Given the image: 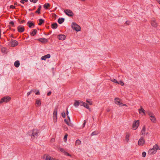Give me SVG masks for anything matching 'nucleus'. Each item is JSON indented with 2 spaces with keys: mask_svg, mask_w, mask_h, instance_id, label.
<instances>
[{
  "mask_svg": "<svg viewBox=\"0 0 160 160\" xmlns=\"http://www.w3.org/2000/svg\"><path fill=\"white\" fill-rule=\"evenodd\" d=\"M97 134H98V133L97 132H93L91 133V135H92V136L95 135H97Z\"/></svg>",
  "mask_w": 160,
  "mask_h": 160,
  "instance_id": "37998d69",
  "label": "nucleus"
},
{
  "mask_svg": "<svg viewBox=\"0 0 160 160\" xmlns=\"http://www.w3.org/2000/svg\"><path fill=\"white\" fill-rule=\"evenodd\" d=\"M68 119H69V121L70 122V117L68 116Z\"/></svg>",
  "mask_w": 160,
  "mask_h": 160,
  "instance_id": "bf43d9fd",
  "label": "nucleus"
},
{
  "mask_svg": "<svg viewBox=\"0 0 160 160\" xmlns=\"http://www.w3.org/2000/svg\"><path fill=\"white\" fill-rule=\"evenodd\" d=\"M86 102L88 103L90 105H92V101H90L88 100H87Z\"/></svg>",
  "mask_w": 160,
  "mask_h": 160,
  "instance_id": "e433bc0d",
  "label": "nucleus"
},
{
  "mask_svg": "<svg viewBox=\"0 0 160 160\" xmlns=\"http://www.w3.org/2000/svg\"><path fill=\"white\" fill-rule=\"evenodd\" d=\"M58 25L56 23H54L52 25V28L55 29L57 28Z\"/></svg>",
  "mask_w": 160,
  "mask_h": 160,
  "instance_id": "bb28decb",
  "label": "nucleus"
},
{
  "mask_svg": "<svg viewBox=\"0 0 160 160\" xmlns=\"http://www.w3.org/2000/svg\"><path fill=\"white\" fill-rule=\"evenodd\" d=\"M28 1V0H21L20 1V2L21 3H22L23 4H24L25 2H27Z\"/></svg>",
  "mask_w": 160,
  "mask_h": 160,
  "instance_id": "4c0bfd02",
  "label": "nucleus"
},
{
  "mask_svg": "<svg viewBox=\"0 0 160 160\" xmlns=\"http://www.w3.org/2000/svg\"><path fill=\"white\" fill-rule=\"evenodd\" d=\"M64 20L63 18H59L58 20V22L59 23L61 24L64 22Z\"/></svg>",
  "mask_w": 160,
  "mask_h": 160,
  "instance_id": "412c9836",
  "label": "nucleus"
},
{
  "mask_svg": "<svg viewBox=\"0 0 160 160\" xmlns=\"http://www.w3.org/2000/svg\"><path fill=\"white\" fill-rule=\"evenodd\" d=\"M11 100V98L9 96L5 97L2 98L0 101V103L3 102H7Z\"/></svg>",
  "mask_w": 160,
  "mask_h": 160,
  "instance_id": "0eeeda50",
  "label": "nucleus"
},
{
  "mask_svg": "<svg viewBox=\"0 0 160 160\" xmlns=\"http://www.w3.org/2000/svg\"><path fill=\"white\" fill-rule=\"evenodd\" d=\"M130 136V134L129 133L127 134L125 137V141L128 142L129 140V138Z\"/></svg>",
  "mask_w": 160,
  "mask_h": 160,
  "instance_id": "393cba45",
  "label": "nucleus"
},
{
  "mask_svg": "<svg viewBox=\"0 0 160 160\" xmlns=\"http://www.w3.org/2000/svg\"><path fill=\"white\" fill-rule=\"evenodd\" d=\"M145 143V141L142 137H141L138 141V144L139 146H142Z\"/></svg>",
  "mask_w": 160,
  "mask_h": 160,
  "instance_id": "9d476101",
  "label": "nucleus"
},
{
  "mask_svg": "<svg viewBox=\"0 0 160 160\" xmlns=\"http://www.w3.org/2000/svg\"><path fill=\"white\" fill-rule=\"evenodd\" d=\"M27 25L28 27L30 28H32L34 26V24L33 23L31 22L30 21H28L27 23Z\"/></svg>",
  "mask_w": 160,
  "mask_h": 160,
  "instance_id": "aec40b11",
  "label": "nucleus"
},
{
  "mask_svg": "<svg viewBox=\"0 0 160 160\" xmlns=\"http://www.w3.org/2000/svg\"><path fill=\"white\" fill-rule=\"evenodd\" d=\"M36 90L34 91L33 92L35 93L36 95H40V93L38 90H37V92H36Z\"/></svg>",
  "mask_w": 160,
  "mask_h": 160,
  "instance_id": "f704fd0d",
  "label": "nucleus"
},
{
  "mask_svg": "<svg viewBox=\"0 0 160 160\" xmlns=\"http://www.w3.org/2000/svg\"><path fill=\"white\" fill-rule=\"evenodd\" d=\"M64 121L65 122L68 126L70 125V123H69L67 120L66 119H64Z\"/></svg>",
  "mask_w": 160,
  "mask_h": 160,
  "instance_id": "c9c22d12",
  "label": "nucleus"
},
{
  "mask_svg": "<svg viewBox=\"0 0 160 160\" xmlns=\"http://www.w3.org/2000/svg\"><path fill=\"white\" fill-rule=\"evenodd\" d=\"M139 113L141 114L142 113L145 114V110L143 109L142 106L140 107V108L138 109Z\"/></svg>",
  "mask_w": 160,
  "mask_h": 160,
  "instance_id": "4be33fe9",
  "label": "nucleus"
},
{
  "mask_svg": "<svg viewBox=\"0 0 160 160\" xmlns=\"http://www.w3.org/2000/svg\"><path fill=\"white\" fill-rule=\"evenodd\" d=\"M33 90H31L30 92H28L27 94V96H29L32 92Z\"/></svg>",
  "mask_w": 160,
  "mask_h": 160,
  "instance_id": "ea45409f",
  "label": "nucleus"
},
{
  "mask_svg": "<svg viewBox=\"0 0 160 160\" xmlns=\"http://www.w3.org/2000/svg\"><path fill=\"white\" fill-rule=\"evenodd\" d=\"M38 0H30L31 2H33V3H36L38 1Z\"/></svg>",
  "mask_w": 160,
  "mask_h": 160,
  "instance_id": "8fccbe9b",
  "label": "nucleus"
},
{
  "mask_svg": "<svg viewBox=\"0 0 160 160\" xmlns=\"http://www.w3.org/2000/svg\"><path fill=\"white\" fill-rule=\"evenodd\" d=\"M80 105L81 106H83L86 108L89 109V107L88 104L85 102H83L81 101H80Z\"/></svg>",
  "mask_w": 160,
  "mask_h": 160,
  "instance_id": "f8f14e48",
  "label": "nucleus"
},
{
  "mask_svg": "<svg viewBox=\"0 0 160 160\" xmlns=\"http://www.w3.org/2000/svg\"><path fill=\"white\" fill-rule=\"evenodd\" d=\"M6 50V49L5 48H2L1 49V51L2 52L5 53Z\"/></svg>",
  "mask_w": 160,
  "mask_h": 160,
  "instance_id": "72a5a7b5",
  "label": "nucleus"
},
{
  "mask_svg": "<svg viewBox=\"0 0 160 160\" xmlns=\"http://www.w3.org/2000/svg\"><path fill=\"white\" fill-rule=\"evenodd\" d=\"M39 23H38V25H41L42 24V23H43L44 22V20L41 18L39 19Z\"/></svg>",
  "mask_w": 160,
  "mask_h": 160,
  "instance_id": "c85d7f7f",
  "label": "nucleus"
},
{
  "mask_svg": "<svg viewBox=\"0 0 160 160\" xmlns=\"http://www.w3.org/2000/svg\"><path fill=\"white\" fill-rule=\"evenodd\" d=\"M157 1L160 4V0H157Z\"/></svg>",
  "mask_w": 160,
  "mask_h": 160,
  "instance_id": "13d9d810",
  "label": "nucleus"
},
{
  "mask_svg": "<svg viewBox=\"0 0 160 160\" xmlns=\"http://www.w3.org/2000/svg\"><path fill=\"white\" fill-rule=\"evenodd\" d=\"M18 31L20 32H23L25 30L23 26H19L17 28Z\"/></svg>",
  "mask_w": 160,
  "mask_h": 160,
  "instance_id": "ddd939ff",
  "label": "nucleus"
},
{
  "mask_svg": "<svg viewBox=\"0 0 160 160\" xmlns=\"http://www.w3.org/2000/svg\"><path fill=\"white\" fill-rule=\"evenodd\" d=\"M58 38L60 40H63L65 39L66 36L63 34H60L58 35Z\"/></svg>",
  "mask_w": 160,
  "mask_h": 160,
  "instance_id": "2eb2a0df",
  "label": "nucleus"
},
{
  "mask_svg": "<svg viewBox=\"0 0 160 160\" xmlns=\"http://www.w3.org/2000/svg\"><path fill=\"white\" fill-rule=\"evenodd\" d=\"M40 10L38 9L36 11V13L38 14H40Z\"/></svg>",
  "mask_w": 160,
  "mask_h": 160,
  "instance_id": "de8ad7c7",
  "label": "nucleus"
},
{
  "mask_svg": "<svg viewBox=\"0 0 160 160\" xmlns=\"http://www.w3.org/2000/svg\"><path fill=\"white\" fill-rule=\"evenodd\" d=\"M81 143V141L79 140H77L75 142V144L76 145H80Z\"/></svg>",
  "mask_w": 160,
  "mask_h": 160,
  "instance_id": "2f4dec72",
  "label": "nucleus"
},
{
  "mask_svg": "<svg viewBox=\"0 0 160 160\" xmlns=\"http://www.w3.org/2000/svg\"><path fill=\"white\" fill-rule=\"evenodd\" d=\"M55 158H52L51 157L50 160H55Z\"/></svg>",
  "mask_w": 160,
  "mask_h": 160,
  "instance_id": "5fc2aeb1",
  "label": "nucleus"
},
{
  "mask_svg": "<svg viewBox=\"0 0 160 160\" xmlns=\"http://www.w3.org/2000/svg\"><path fill=\"white\" fill-rule=\"evenodd\" d=\"M146 131V128L145 126H143L142 128L141 132V134L142 135H144L145 134V132Z\"/></svg>",
  "mask_w": 160,
  "mask_h": 160,
  "instance_id": "5701e85b",
  "label": "nucleus"
},
{
  "mask_svg": "<svg viewBox=\"0 0 160 160\" xmlns=\"http://www.w3.org/2000/svg\"><path fill=\"white\" fill-rule=\"evenodd\" d=\"M9 24L12 25V26L14 27V23L13 21H11L9 22Z\"/></svg>",
  "mask_w": 160,
  "mask_h": 160,
  "instance_id": "49530a36",
  "label": "nucleus"
},
{
  "mask_svg": "<svg viewBox=\"0 0 160 160\" xmlns=\"http://www.w3.org/2000/svg\"><path fill=\"white\" fill-rule=\"evenodd\" d=\"M152 26L155 28H156L158 26V23L156 22V20L154 18H152L151 22Z\"/></svg>",
  "mask_w": 160,
  "mask_h": 160,
  "instance_id": "9b49d317",
  "label": "nucleus"
},
{
  "mask_svg": "<svg viewBox=\"0 0 160 160\" xmlns=\"http://www.w3.org/2000/svg\"><path fill=\"white\" fill-rule=\"evenodd\" d=\"M38 40L39 41L42 43H46L48 42L47 39L45 38H39L38 39Z\"/></svg>",
  "mask_w": 160,
  "mask_h": 160,
  "instance_id": "a211bd4d",
  "label": "nucleus"
},
{
  "mask_svg": "<svg viewBox=\"0 0 160 160\" xmlns=\"http://www.w3.org/2000/svg\"><path fill=\"white\" fill-rule=\"evenodd\" d=\"M51 55L50 54H48L44 56H42L41 58L42 60H46L47 58H50Z\"/></svg>",
  "mask_w": 160,
  "mask_h": 160,
  "instance_id": "4468645a",
  "label": "nucleus"
},
{
  "mask_svg": "<svg viewBox=\"0 0 160 160\" xmlns=\"http://www.w3.org/2000/svg\"><path fill=\"white\" fill-rule=\"evenodd\" d=\"M139 121L138 120L134 121L133 123L132 128L134 130H136L138 127L139 125Z\"/></svg>",
  "mask_w": 160,
  "mask_h": 160,
  "instance_id": "423d86ee",
  "label": "nucleus"
},
{
  "mask_svg": "<svg viewBox=\"0 0 160 160\" xmlns=\"http://www.w3.org/2000/svg\"><path fill=\"white\" fill-rule=\"evenodd\" d=\"M115 103L119 105L120 106L122 102H120V99L118 98H115L114 99Z\"/></svg>",
  "mask_w": 160,
  "mask_h": 160,
  "instance_id": "dca6fc26",
  "label": "nucleus"
},
{
  "mask_svg": "<svg viewBox=\"0 0 160 160\" xmlns=\"http://www.w3.org/2000/svg\"><path fill=\"white\" fill-rule=\"evenodd\" d=\"M148 132H147V133H146V134H148Z\"/></svg>",
  "mask_w": 160,
  "mask_h": 160,
  "instance_id": "e2e57ef3",
  "label": "nucleus"
},
{
  "mask_svg": "<svg viewBox=\"0 0 160 160\" xmlns=\"http://www.w3.org/2000/svg\"><path fill=\"white\" fill-rule=\"evenodd\" d=\"M14 65L16 67L18 68L20 65V63L19 61L17 60L15 61L14 62Z\"/></svg>",
  "mask_w": 160,
  "mask_h": 160,
  "instance_id": "6ab92c4d",
  "label": "nucleus"
},
{
  "mask_svg": "<svg viewBox=\"0 0 160 160\" xmlns=\"http://www.w3.org/2000/svg\"><path fill=\"white\" fill-rule=\"evenodd\" d=\"M51 91H50L47 93V95L49 96L51 94Z\"/></svg>",
  "mask_w": 160,
  "mask_h": 160,
  "instance_id": "864d4df0",
  "label": "nucleus"
},
{
  "mask_svg": "<svg viewBox=\"0 0 160 160\" xmlns=\"http://www.w3.org/2000/svg\"><path fill=\"white\" fill-rule=\"evenodd\" d=\"M60 151L64 153L66 152V151L64 150L62 148H60Z\"/></svg>",
  "mask_w": 160,
  "mask_h": 160,
  "instance_id": "c03bdc74",
  "label": "nucleus"
},
{
  "mask_svg": "<svg viewBox=\"0 0 160 160\" xmlns=\"http://www.w3.org/2000/svg\"><path fill=\"white\" fill-rule=\"evenodd\" d=\"M160 149L158 145L157 144H155L152 148L149 149L148 152V154L150 155L154 154L156 153L158 150Z\"/></svg>",
  "mask_w": 160,
  "mask_h": 160,
  "instance_id": "f03ea898",
  "label": "nucleus"
},
{
  "mask_svg": "<svg viewBox=\"0 0 160 160\" xmlns=\"http://www.w3.org/2000/svg\"><path fill=\"white\" fill-rule=\"evenodd\" d=\"M50 4L49 3H47L44 4L43 5V7L47 9L48 8V7L50 6Z\"/></svg>",
  "mask_w": 160,
  "mask_h": 160,
  "instance_id": "7c9ffc66",
  "label": "nucleus"
},
{
  "mask_svg": "<svg viewBox=\"0 0 160 160\" xmlns=\"http://www.w3.org/2000/svg\"><path fill=\"white\" fill-rule=\"evenodd\" d=\"M62 117L63 118H65V117H66V114H65V113L64 112H62Z\"/></svg>",
  "mask_w": 160,
  "mask_h": 160,
  "instance_id": "58836bf2",
  "label": "nucleus"
},
{
  "mask_svg": "<svg viewBox=\"0 0 160 160\" xmlns=\"http://www.w3.org/2000/svg\"><path fill=\"white\" fill-rule=\"evenodd\" d=\"M64 12L67 15L69 16L72 17L73 15V13L72 11L69 9L64 10Z\"/></svg>",
  "mask_w": 160,
  "mask_h": 160,
  "instance_id": "1a4fd4ad",
  "label": "nucleus"
},
{
  "mask_svg": "<svg viewBox=\"0 0 160 160\" xmlns=\"http://www.w3.org/2000/svg\"><path fill=\"white\" fill-rule=\"evenodd\" d=\"M55 160H59V159H55Z\"/></svg>",
  "mask_w": 160,
  "mask_h": 160,
  "instance_id": "680f3d73",
  "label": "nucleus"
},
{
  "mask_svg": "<svg viewBox=\"0 0 160 160\" xmlns=\"http://www.w3.org/2000/svg\"><path fill=\"white\" fill-rule=\"evenodd\" d=\"M118 84H120L122 86H123L124 85V83L121 80L119 82V83H118Z\"/></svg>",
  "mask_w": 160,
  "mask_h": 160,
  "instance_id": "473e14b6",
  "label": "nucleus"
},
{
  "mask_svg": "<svg viewBox=\"0 0 160 160\" xmlns=\"http://www.w3.org/2000/svg\"><path fill=\"white\" fill-rule=\"evenodd\" d=\"M112 82H113L114 83H119V82L117 80L114 78H111L110 79Z\"/></svg>",
  "mask_w": 160,
  "mask_h": 160,
  "instance_id": "b1692460",
  "label": "nucleus"
},
{
  "mask_svg": "<svg viewBox=\"0 0 160 160\" xmlns=\"http://www.w3.org/2000/svg\"><path fill=\"white\" fill-rule=\"evenodd\" d=\"M68 137V134H66L64 136V141H66L67 140V138Z\"/></svg>",
  "mask_w": 160,
  "mask_h": 160,
  "instance_id": "a19ab883",
  "label": "nucleus"
},
{
  "mask_svg": "<svg viewBox=\"0 0 160 160\" xmlns=\"http://www.w3.org/2000/svg\"><path fill=\"white\" fill-rule=\"evenodd\" d=\"M80 105V101H78L77 100H75L74 103V106L76 108H77L78 106Z\"/></svg>",
  "mask_w": 160,
  "mask_h": 160,
  "instance_id": "f3484780",
  "label": "nucleus"
},
{
  "mask_svg": "<svg viewBox=\"0 0 160 160\" xmlns=\"http://www.w3.org/2000/svg\"><path fill=\"white\" fill-rule=\"evenodd\" d=\"M41 5H39V6H38V9H40V10H41Z\"/></svg>",
  "mask_w": 160,
  "mask_h": 160,
  "instance_id": "6e6d98bb",
  "label": "nucleus"
},
{
  "mask_svg": "<svg viewBox=\"0 0 160 160\" xmlns=\"http://www.w3.org/2000/svg\"><path fill=\"white\" fill-rule=\"evenodd\" d=\"M142 155L143 157H145L146 155V153L145 152H143L142 153Z\"/></svg>",
  "mask_w": 160,
  "mask_h": 160,
  "instance_id": "79ce46f5",
  "label": "nucleus"
},
{
  "mask_svg": "<svg viewBox=\"0 0 160 160\" xmlns=\"http://www.w3.org/2000/svg\"><path fill=\"white\" fill-rule=\"evenodd\" d=\"M41 104V102L40 100H36V104L37 105L39 106Z\"/></svg>",
  "mask_w": 160,
  "mask_h": 160,
  "instance_id": "c756f323",
  "label": "nucleus"
},
{
  "mask_svg": "<svg viewBox=\"0 0 160 160\" xmlns=\"http://www.w3.org/2000/svg\"><path fill=\"white\" fill-rule=\"evenodd\" d=\"M57 111H58V108H56L54 109V111H53L52 118H53V121L54 122H57Z\"/></svg>",
  "mask_w": 160,
  "mask_h": 160,
  "instance_id": "39448f33",
  "label": "nucleus"
},
{
  "mask_svg": "<svg viewBox=\"0 0 160 160\" xmlns=\"http://www.w3.org/2000/svg\"><path fill=\"white\" fill-rule=\"evenodd\" d=\"M29 134L31 135V138L32 139H37L39 135L40 132L37 129H34L30 131Z\"/></svg>",
  "mask_w": 160,
  "mask_h": 160,
  "instance_id": "f257e3e1",
  "label": "nucleus"
},
{
  "mask_svg": "<svg viewBox=\"0 0 160 160\" xmlns=\"http://www.w3.org/2000/svg\"><path fill=\"white\" fill-rule=\"evenodd\" d=\"M64 154H65V155H66L67 156L71 157V155L69 153H68L67 152H66L64 153Z\"/></svg>",
  "mask_w": 160,
  "mask_h": 160,
  "instance_id": "a18cd8bd",
  "label": "nucleus"
},
{
  "mask_svg": "<svg viewBox=\"0 0 160 160\" xmlns=\"http://www.w3.org/2000/svg\"><path fill=\"white\" fill-rule=\"evenodd\" d=\"M18 42L13 39H12L9 42L10 45L11 47H15L18 45Z\"/></svg>",
  "mask_w": 160,
  "mask_h": 160,
  "instance_id": "6e6552de",
  "label": "nucleus"
},
{
  "mask_svg": "<svg viewBox=\"0 0 160 160\" xmlns=\"http://www.w3.org/2000/svg\"><path fill=\"white\" fill-rule=\"evenodd\" d=\"M86 122H87V121H86V120H84V123L83 124V127H84L85 126V124H86Z\"/></svg>",
  "mask_w": 160,
  "mask_h": 160,
  "instance_id": "3c124183",
  "label": "nucleus"
},
{
  "mask_svg": "<svg viewBox=\"0 0 160 160\" xmlns=\"http://www.w3.org/2000/svg\"><path fill=\"white\" fill-rule=\"evenodd\" d=\"M148 114L149 117L150 119L151 122L153 123H156L157 119L154 114L152 112L149 111L148 112Z\"/></svg>",
  "mask_w": 160,
  "mask_h": 160,
  "instance_id": "7ed1b4c3",
  "label": "nucleus"
},
{
  "mask_svg": "<svg viewBox=\"0 0 160 160\" xmlns=\"http://www.w3.org/2000/svg\"><path fill=\"white\" fill-rule=\"evenodd\" d=\"M37 32V30L36 29H34L33 30V31L31 32H30L31 35L32 36H34L36 34Z\"/></svg>",
  "mask_w": 160,
  "mask_h": 160,
  "instance_id": "cd10ccee",
  "label": "nucleus"
},
{
  "mask_svg": "<svg viewBox=\"0 0 160 160\" xmlns=\"http://www.w3.org/2000/svg\"><path fill=\"white\" fill-rule=\"evenodd\" d=\"M82 1H85V0H81Z\"/></svg>",
  "mask_w": 160,
  "mask_h": 160,
  "instance_id": "052dcab7",
  "label": "nucleus"
},
{
  "mask_svg": "<svg viewBox=\"0 0 160 160\" xmlns=\"http://www.w3.org/2000/svg\"><path fill=\"white\" fill-rule=\"evenodd\" d=\"M67 116H68V110L67 109Z\"/></svg>",
  "mask_w": 160,
  "mask_h": 160,
  "instance_id": "4d7b16f0",
  "label": "nucleus"
},
{
  "mask_svg": "<svg viewBox=\"0 0 160 160\" xmlns=\"http://www.w3.org/2000/svg\"><path fill=\"white\" fill-rule=\"evenodd\" d=\"M43 158L45 160H50L51 156L48 155H45L44 156Z\"/></svg>",
  "mask_w": 160,
  "mask_h": 160,
  "instance_id": "a878e982",
  "label": "nucleus"
},
{
  "mask_svg": "<svg viewBox=\"0 0 160 160\" xmlns=\"http://www.w3.org/2000/svg\"><path fill=\"white\" fill-rule=\"evenodd\" d=\"M120 106L121 107L124 106L127 107V106L126 104L122 103H121Z\"/></svg>",
  "mask_w": 160,
  "mask_h": 160,
  "instance_id": "09e8293b",
  "label": "nucleus"
},
{
  "mask_svg": "<svg viewBox=\"0 0 160 160\" xmlns=\"http://www.w3.org/2000/svg\"><path fill=\"white\" fill-rule=\"evenodd\" d=\"M10 8L11 9H13L15 8V7L14 6L12 5L10 6Z\"/></svg>",
  "mask_w": 160,
  "mask_h": 160,
  "instance_id": "603ef678",
  "label": "nucleus"
},
{
  "mask_svg": "<svg viewBox=\"0 0 160 160\" xmlns=\"http://www.w3.org/2000/svg\"><path fill=\"white\" fill-rule=\"evenodd\" d=\"M72 28L77 31H79L81 30L80 27L76 23L72 22Z\"/></svg>",
  "mask_w": 160,
  "mask_h": 160,
  "instance_id": "20e7f679",
  "label": "nucleus"
}]
</instances>
